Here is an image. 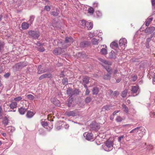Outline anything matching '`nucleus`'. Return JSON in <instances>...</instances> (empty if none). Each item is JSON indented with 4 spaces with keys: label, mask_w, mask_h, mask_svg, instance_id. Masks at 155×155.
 Returning <instances> with one entry per match:
<instances>
[{
    "label": "nucleus",
    "mask_w": 155,
    "mask_h": 155,
    "mask_svg": "<svg viewBox=\"0 0 155 155\" xmlns=\"http://www.w3.org/2000/svg\"><path fill=\"white\" fill-rule=\"evenodd\" d=\"M102 148L104 150L109 151L113 149V142L111 140H107L105 143L103 144Z\"/></svg>",
    "instance_id": "f257e3e1"
},
{
    "label": "nucleus",
    "mask_w": 155,
    "mask_h": 155,
    "mask_svg": "<svg viewBox=\"0 0 155 155\" xmlns=\"http://www.w3.org/2000/svg\"><path fill=\"white\" fill-rule=\"evenodd\" d=\"M26 64L24 62H20L15 64L12 67V69L14 72L19 71L21 69L26 66Z\"/></svg>",
    "instance_id": "f03ea898"
},
{
    "label": "nucleus",
    "mask_w": 155,
    "mask_h": 155,
    "mask_svg": "<svg viewBox=\"0 0 155 155\" xmlns=\"http://www.w3.org/2000/svg\"><path fill=\"white\" fill-rule=\"evenodd\" d=\"M28 33L30 36L34 39L37 38L40 36L38 31H29Z\"/></svg>",
    "instance_id": "7ed1b4c3"
},
{
    "label": "nucleus",
    "mask_w": 155,
    "mask_h": 155,
    "mask_svg": "<svg viewBox=\"0 0 155 155\" xmlns=\"http://www.w3.org/2000/svg\"><path fill=\"white\" fill-rule=\"evenodd\" d=\"M101 62V64L104 68L108 66H110L112 64V62L109 61H107L101 58H98Z\"/></svg>",
    "instance_id": "20e7f679"
},
{
    "label": "nucleus",
    "mask_w": 155,
    "mask_h": 155,
    "mask_svg": "<svg viewBox=\"0 0 155 155\" xmlns=\"http://www.w3.org/2000/svg\"><path fill=\"white\" fill-rule=\"evenodd\" d=\"M100 124L95 122H93L90 125V130H97L100 128Z\"/></svg>",
    "instance_id": "39448f33"
},
{
    "label": "nucleus",
    "mask_w": 155,
    "mask_h": 155,
    "mask_svg": "<svg viewBox=\"0 0 155 155\" xmlns=\"http://www.w3.org/2000/svg\"><path fill=\"white\" fill-rule=\"evenodd\" d=\"M65 114L68 117H74L78 115V113L77 110L66 111L65 113Z\"/></svg>",
    "instance_id": "423d86ee"
},
{
    "label": "nucleus",
    "mask_w": 155,
    "mask_h": 155,
    "mask_svg": "<svg viewBox=\"0 0 155 155\" xmlns=\"http://www.w3.org/2000/svg\"><path fill=\"white\" fill-rule=\"evenodd\" d=\"M134 133H136L138 132V131H140L143 133L142 134L143 135L145 134L146 130L142 126H140L136 127L134 129Z\"/></svg>",
    "instance_id": "0eeeda50"
},
{
    "label": "nucleus",
    "mask_w": 155,
    "mask_h": 155,
    "mask_svg": "<svg viewBox=\"0 0 155 155\" xmlns=\"http://www.w3.org/2000/svg\"><path fill=\"white\" fill-rule=\"evenodd\" d=\"M155 30V28L154 27H148L144 31L145 33L147 35L151 34Z\"/></svg>",
    "instance_id": "6e6552de"
},
{
    "label": "nucleus",
    "mask_w": 155,
    "mask_h": 155,
    "mask_svg": "<svg viewBox=\"0 0 155 155\" xmlns=\"http://www.w3.org/2000/svg\"><path fill=\"white\" fill-rule=\"evenodd\" d=\"M139 87V86L138 85L134 86L132 87V88L131 89V91L132 93H137V92H138V94H136L135 95H133V96H137L138 95V94L140 92Z\"/></svg>",
    "instance_id": "1a4fd4ad"
},
{
    "label": "nucleus",
    "mask_w": 155,
    "mask_h": 155,
    "mask_svg": "<svg viewBox=\"0 0 155 155\" xmlns=\"http://www.w3.org/2000/svg\"><path fill=\"white\" fill-rule=\"evenodd\" d=\"M84 136L85 137L86 139L88 140H93V135L91 133H88L87 134L86 133H84Z\"/></svg>",
    "instance_id": "9d476101"
},
{
    "label": "nucleus",
    "mask_w": 155,
    "mask_h": 155,
    "mask_svg": "<svg viewBox=\"0 0 155 155\" xmlns=\"http://www.w3.org/2000/svg\"><path fill=\"white\" fill-rule=\"evenodd\" d=\"M38 73L39 74L47 71V70L43 66L41 65L38 66Z\"/></svg>",
    "instance_id": "9b49d317"
},
{
    "label": "nucleus",
    "mask_w": 155,
    "mask_h": 155,
    "mask_svg": "<svg viewBox=\"0 0 155 155\" xmlns=\"http://www.w3.org/2000/svg\"><path fill=\"white\" fill-rule=\"evenodd\" d=\"M58 46H61L63 49H65L70 46L68 43L65 42V41L63 43L61 41H59L58 42Z\"/></svg>",
    "instance_id": "f8f14e48"
},
{
    "label": "nucleus",
    "mask_w": 155,
    "mask_h": 155,
    "mask_svg": "<svg viewBox=\"0 0 155 155\" xmlns=\"http://www.w3.org/2000/svg\"><path fill=\"white\" fill-rule=\"evenodd\" d=\"M52 77V75L50 73H46L41 75L39 78V79L40 80L44 78H50Z\"/></svg>",
    "instance_id": "ddd939ff"
},
{
    "label": "nucleus",
    "mask_w": 155,
    "mask_h": 155,
    "mask_svg": "<svg viewBox=\"0 0 155 155\" xmlns=\"http://www.w3.org/2000/svg\"><path fill=\"white\" fill-rule=\"evenodd\" d=\"M62 50L61 48H57L53 51V53L55 55H59L61 53Z\"/></svg>",
    "instance_id": "4468645a"
},
{
    "label": "nucleus",
    "mask_w": 155,
    "mask_h": 155,
    "mask_svg": "<svg viewBox=\"0 0 155 155\" xmlns=\"http://www.w3.org/2000/svg\"><path fill=\"white\" fill-rule=\"evenodd\" d=\"M127 43V41L125 38L120 39L119 41V44L120 46H124V47Z\"/></svg>",
    "instance_id": "2eb2a0df"
},
{
    "label": "nucleus",
    "mask_w": 155,
    "mask_h": 155,
    "mask_svg": "<svg viewBox=\"0 0 155 155\" xmlns=\"http://www.w3.org/2000/svg\"><path fill=\"white\" fill-rule=\"evenodd\" d=\"M65 41L66 43H68L70 45L74 41L73 38L71 37H66L65 38Z\"/></svg>",
    "instance_id": "dca6fc26"
},
{
    "label": "nucleus",
    "mask_w": 155,
    "mask_h": 155,
    "mask_svg": "<svg viewBox=\"0 0 155 155\" xmlns=\"http://www.w3.org/2000/svg\"><path fill=\"white\" fill-rule=\"evenodd\" d=\"M117 54H116L114 52V51H112L109 53V57L110 58L115 59L117 58Z\"/></svg>",
    "instance_id": "f3484780"
},
{
    "label": "nucleus",
    "mask_w": 155,
    "mask_h": 155,
    "mask_svg": "<svg viewBox=\"0 0 155 155\" xmlns=\"http://www.w3.org/2000/svg\"><path fill=\"white\" fill-rule=\"evenodd\" d=\"M21 28L24 30L28 29L29 27V24L26 22H23L21 24Z\"/></svg>",
    "instance_id": "a211bd4d"
},
{
    "label": "nucleus",
    "mask_w": 155,
    "mask_h": 155,
    "mask_svg": "<svg viewBox=\"0 0 155 155\" xmlns=\"http://www.w3.org/2000/svg\"><path fill=\"white\" fill-rule=\"evenodd\" d=\"M93 26V24L92 22H87L85 28H87L88 30H90L92 29Z\"/></svg>",
    "instance_id": "6ab92c4d"
},
{
    "label": "nucleus",
    "mask_w": 155,
    "mask_h": 155,
    "mask_svg": "<svg viewBox=\"0 0 155 155\" xmlns=\"http://www.w3.org/2000/svg\"><path fill=\"white\" fill-rule=\"evenodd\" d=\"M110 47L113 49L116 48L118 47V44L116 41H113L110 44Z\"/></svg>",
    "instance_id": "aec40b11"
},
{
    "label": "nucleus",
    "mask_w": 155,
    "mask_h": 155,
    "mask_svg": "<svg viewBox=\"0 0 155 155\" xmlns=\"http://www.w3.org/2000/svg\"><path fill=\"white\" fill-rule=\"evenodd\" d=\"M26 110V109L22 107H21L18 109V111L19 113L21 115L24 114Z\"/></svg>",
    "instance_id": "412c9836"
},
{
    "label": "nucleus",
    "mask_w": 155,
    "mask_h": 155,
    "mask_svg": "<svg viewBox=\"0 0 155 155\" xmlns=\"http://www.w3.org/2000/svg\"><path fill=\"white\" fill-rule=\"evenodd\" d=\"M92 91L93 94L96 95L98 93L99 91V88L98 87H94L93 88Z\"/></svg>",
    "instance_id": "4be33fe9"
},
{
    "label": "nucleus",
    "mask_w": 155,
    "mask_h": 155,
    "mask_svg": "<svg viewBox=\"0 0 155 155\" xmlns=\"http://www.w3.org/2000/svg\"><path fill=\"white\" fill-rule=\"evenodd\" d=\"M89 42L87 41H83L80 43V46L82 47H85L88 46Z\"/></svg>",
    "instance_id": "5701e85b"
},
{
    "label": "nucleus",
    "mask_w": 155,
    "mask_h": 155,
    "mask_svg": "<svg viewBox=\"0 0 155 155\" xmlns=\"http://www.w3.org/2000/svg\"><path fill=\"white\" fill-rule=\"evenodd\" d=\"M17 104L16 102H13L10 104L9 107L11 109H13L17 107Z\"/></svg>",
    "instance_id": "b1692460"
},
{
    "label": "nucleus",
    "mask_w": 155,
    "mask_h": 155,
    "mask_svg": "<svg viewBox=\"0 0 155 155\" xmlns=\"http://www.w3.org/2000/svg\"><path fill=\"white\" fill-rule=\"evenodd\" d=\"M106 70L108 74H111L112 73V70L110 66H108L104 68Z\"/></svg>",
    "instance_id": "393cba45"
},
{
    "label": "nucleus",
    "mask_w": 155,
    "mask_h": 155,
    "mask_svg": "<svg viewBox=\"0 0 155 155\" xmlns=\"http://www.w3.org/2000/svg\"><path fill=\"white\" fill-rule=\"evenodd\" d=\"M34 115V114L32 112L28 111L26 114V116L27 117L30 118L32 117Z\"/></svg>",
    "instance_id": "a878e982"
},
{
    "label": "nucleus",
    "mask_w": 155,
    "mask_h": 155,
    "mask_svg": "<svg viewBox=\"0 0 155 155\" xmlns=\"http://www.w3.org/2000/svg\"><path fill=\"white\" fill-rule=\"evenodd\" d=\"M67 94L69 95V96H71L74 94L72 90L70 88L68 89L67 90Z\"/></svg>",
    "instance_id": "bb28decb"
},
{
    "label": "nucleus",
    "mask_w": 155,
    "mask_h": 155,
    "mask_svg": "<svg viewBox=\"0 0 155 155\" xmlns=\"http://www.w3.org/2000/svg\"><path fill=\"white\" fill-rule=\"evenodd\" d=\"M89 78L88 77L86 76L83 78V82L84 84H87L89 81Z\"/></svg>",
    "instance_id": "cd10ccee"
},
{
    "label": "nucleus",
    "mask_w": 155,
    "mask_h": 155,
    "mask_svg": "<svg viewBox=\"0 0 155 155\" xmlns=\"http://www.w3.org/2000/svg\"><path fill=\"white\" fill-rule=\"evenodd\" d=\"M99 39L94 38L91 40L92 43L94 45H97L98 44Z\"/></svg>",
    "instance_id": "c85d7f7f"
},
{
    "label": "nucleus",
    "mask_w": 155,
    "mask_h": 155,
    "mask_svg": "<svg viewBox=\"0 0 155 155\" xmlns=\"http://www.w3.org/2000/svg\"><path fill=\"white\" fill-rule=\"evenodd\" d=\"M111 108V107L110 105H106L104 106V107L102 108V110H107L108 111Z\"/></svg>",
    "instance_id": "c756f323"
},
{
    "label": "nucleus",
    "mask_w": 155,
    "mask_h": 155,
    "mask_svg": "<svg viewBox=\"0 0 155 155\" xmlns=\"http://www.w3.org/2000/svg\"><path fill=\"white\" fill-rule=\"evenodd\" d=\"M100 52L101 54L103 55H105L107 53V50L105 48H103L101 49Z\"/></svg>",
    "instance_id": "7c9ffc66"
},
{
    "label": "nucleus",
    "mask_w": 155,
    "mask_h": 155,
    "mask_svg": "<svg viewBox=\"0 0 155 155\" xmlns=\"http://www.w3.org/2000/svg\"><path fill=\"white\" fill-rule=\"evenodd\" d=\"M111 78L110 74H105L103 76V78L105 80H109Z\"/></svg>",
    "instance_id": "2f4dec72"
},
{
    "label": "nucleus",
    "mask_w": 155,
    "mask_h": 155,
    "mask_svg": "<svg viewBox=\"0 0 155 155\" xmlns=\"http://www.w3.org/2000/svg\"><path fill=\"white\" fill-rule=\"evenodd\" d=\"M125 119V117H123L122 118L121 117L119 116H118L116 118V120L117 122H121L123 120Z\"/></svg>",
    "instance_id": "473e14b6"
},
{
    "label": "nucleus",
    "mask_w": 155,
    "mask_h": 155,
    "mask_svg": "<svg viewBox=\"0 0 155 155\" xmlns=\"http://www.w3.org/2000/svg\"><path fill=\"white\" fill-rule=\"evenodd\" d=\"M122 107L124 109V111L126 113H128V109L127 106L124 104L122 105Z\"/></svg>",
    "instance_id": "72a5a7b5"
},
{
    "label": "nucleus",
    "mask_w": 155,
    "mask_h": 155,
    "mask_svg": "<svg viewBox=\"0 0 155 155\" xmlns=\"http://www.w3.org/2000/svg\"><path fill=\"white\" fill-rule=\"evenodd\" d=\"M53 104L57 106H59L60 104V102L59 101L56 99H54V101H52Z\"/></svg>",
    "instance_id": "f704fd0d"
},
{
    "label": "nucleus",
    "mask_w": 155,
    "mask_h": 155,
    "mask_svg": "<svg viewBox=\"0 0 155 155\" xmlns=\"http://www.w3.org/2000/svg\"><path fill=\"white\" fill-rule=\"evenodd\" d=\"M41 124L44 127L48 129V128L47 127V126H48V124L47 122L42 121L41 122Z\"/></svg>",
    "instance_id": "c9c22d12"
},
{
    "label": "nucleus",
    "mask_w": 155,
    "mask_h": 155,
    "mask_svg": "<svg viewBox=\"0 0 155 155\" xmlns=\"http://www.w3.org/2000/svg\"><path fill=\"white\" fill-rule=\"evenodd\" d=\"M58 9H56V12H51V14L54 16H58L59 13L58 12Z\"/></svg>",
    "instance_id": "e433bc0d"
},
{
    "label": "nucleus",
    "mask_w": 155,
    "mask_h": 155,
    "mask_svg": "<svg viewBox=\"0 0 155 155\" xmlns=\"http://www.w3.org/2000/svg\"><path fill=\"white\" fill-rule=\"evenodd\" d=\"M8 130L9 132H13L15 130L14 128L12 126L8 127Z\"/></svg>",
    "instance_id": "4c0bfd02"
},
{
    "label": "nucleus",
    "mask_w": 155,
    "mask_h": 155,
    "mask_svg": "<svg viewBox=\"0 0 155 155\" xmlns=\"http://www.w3.org/2000/svg\"><path fill=\"white\" fill-rule=\"evenodd\" d=\"M62 83L64 85H67L68 84V80L67 78H64L62 80Z\"/></svg>",
    "instance_id": "58836bf2"
},
{
    "label": "nucleus",
    "mask_w": 155,
    "mask_h": 155,
    "mask_svg": "<svg viewBox=\"0 0 155 155\" xmlns=\"http://www.w3.org/2000/svg\"><path fill=\"white\" fill-rule=\"evenodd\" d=\"M127 90H125L123 91L121 94V96L123 97H125L127 94Z\"/></svg>",
    "instance_id": "ea45409f"
},
{
    "label": "nucleus",
    "mask_w": 155,
    "mask_h": 155,
    "mask_svg": "<svg viewBox=\"0 0 155 155\" xmlns=\"http://www.w3.org/2000/svg\"><path fill=\"white\" fill-rule=\"evenodd\" d=\"M152 20V18H150L148 19V20L146 22V25L147 26H148L149 25L150 22Z\"/></svg>",
    "instance_id": "a19ab883"
},
{
    "label": "nucleus",
    "mask_w": 155,
    "mask_h": 155,
    "mask_svg": "<svg viewBox=\"0 0 155 155\" xmlns=\"http://www.w3.org/2000/svg\"><path fill=\"white\" fill-rule=\"evenodd\" d=\"M3 123L5 125H6L8 124V120L6 117L5 118L3 121Z\"/></svg>",
    "instance_id": "79ce46f5"
},
{
    "label": "nucleus",
    "mask_w": 155,
    "mask_h": 155,
    "mask_svg": "<svg viewBox=\"0 0 155 155\" xmlns=\"http://www.w3.org/2000/svg\"><path fill=\"white\" fill-rule=\"evenodd\" d=\"M22 99V98L21 96H18L14 99V100L18 102L21 100Z\"/></svg>",
    "instance_id": "37998d69"
},
{
    "label": "nucleus",
    "mask_w": 155,
    "mask_h": 155,
    "mask_svg": "<svg viewBox=\"0 0 155 155\" xmlns=\"http://www.w3.org/2000/svg\"><path fill=\"white\" fill-rule=\"evenodd\" d=\"M35 18V17L34 16H31L30 17V19L29 21L30 22V24H32L33 21H34Z\"/></svg>",
    "instance_id": "c03bdc74"
},
{
    "label": "nucleus",
    "mask_w": 155,
    "mask_h": 155,
    "mask_svg": "<svg viewBox=\"0 0 155 155\" xmlns=\"http://www.w3.org/2000/svg\"><path fill=\"white\" fill-rule=\"evenodd\" d=\"M91 99L90 97H87L85 99V101L86 103H88L90 102L91 101Z\"/></svg>",
    "instance_id": "a18cd8bd"
},
{
    "label": "nucleus",
    "mask_w": 155,
    "mask_h": 155,
    "mask_svg": "<svg viewBox=\"0 0 155 155\" xmlns=\"http://www.w3.org/2000/svg\"><path fill=\"white\" fill-rule=\"evenodd\" d=\"M27 97L29 99L33 100L35 99V97L31 94H28L27 95Z\"/></svg>",
    "instance_id": "49530a36"
},
{
    "label": "nucleus",
    "mask_w": 155,
    "mask_h": 155,
    "mask_svg": "<svg viewBox=\"0 0 155 155\" xmlns=\"http://www.w3.org/2000/svg\"><path fill=\"white\" fill-rule=\"evenodd\" d=\"M87 22H86L85 20H83L81 21L82 25L84 27V28H85V26L87 24Z\"/></svg>",
    "instance_id": "de8ad7c7"
},
{
    "label": "nucleus",
    "mask_w": 155,
    "mask_h": 155,
    "mask_svg": "<svg viewBox=\"0 0 155 155\" xmlns=\"http://www.w3.org/2000/svg\"><path fill=\"white\" fill-rule=\"evenodd\" d=\"M94 12V9L92 8L91 7L88 9V12L89 13L92 14Z\"/></svg>",
    "instance_id": "09e8293b"
},
{
    "label": "nucleus",
    "mask_w": 155,
    "mask_h": 155,
    "mask_svg": "<svg viewBox=\"0 0 155 155\" xmlns=\"http://www.w3.org/2000/svg\"><path fill=\"white\" fill-rule=\"evenodd\" d=\"M137 79V75H134L131 78V80L133 81H135Z\"/></svg>",
    "instance_id": "8fccbe9b"
},
{
    "label": "nucleus",
    "mask_w": 155,
    "mask_h": 155,
    "mask_svg": "<svg viewBox=\"0 0 155 155\" xmlns=\"http://www.w3.org/2000/svg\"><path fill=\"white\" fill-rule=\"evenodd\" d=\"M50 7L48 5H46L44 9L47 11H49L50 10Z\"/></svg>",
    "instance_id": "3c124183"
},
{
    "label": "nucleus",
    "mask_w": 155,
    "mask_h": 155,
    "mask_svg": "<svg viewBox=\"0 0 155 155\" xmlns=\"http://www.w3.org/2000/svg\"><path fill=\"white\" fill-rule=\"evenodd\" d=\"M124 137V135H122L118 137V141L119 142H120L122 139H123Z\"/></svg>",
    "instance_id": "603ef678"
},
{
    "label": "nucleus",
    "mask_w": 155,
    "mask_h": 155,
    "mask_svg": "<svg viewBox=\"0 0 155 155\" xmlns=\"http://www.w3.org/2000/svg\"><path fill=\"white\" fill-rule=\"evenodd\" d=\"M110 91L112 93H113V94L115 96H116L119 94V93L117 91H114V92L111 90H110Z\"/></svg>",
    "instance_id": "864d4df0"
},
{
    "label": "nucleus",
    "mask_w": 155,
    "mask_h": 155,
    "mask_svg": "<svg viewBox=\"0 0 155 155\" xmlns=\"http://www.w3.org/2000/svg\"><path fill=\"white\" fill-rule=\"evenodd\" d=\"M56 23H57V25L56 24H53V27H55L56 28L59 27V24L58 23V21H57L56 22Z\"/></svg>",
    "instance_id": "5fc2aeb1"
},
{
    "label": "nucleus",
    "mask_w": 155,
    "mask_h": 155,
    "mask_svg": "<svg viewBox=\"0 0 155 155\" xmlns=\"http://www.w3.org/2000/svg\"><path fill=\"white\" fill-rule=\"evenodd\" d=\"M4 45V44L3 42H0V51H1Z\"/></svg>",
    "instance_id": "6e6d98bb"
},
{
    "label": "nucleus",
    "mask_w": 155,
    "mask_h": 155,
    "mask_svg": "<svg viewBox=\"0 0 155 155\" xmlns=\"http://www.w3.org/2000/svg\"><path fill=\"white\" fill-rule=\"evenodd\" d=\"M10 75V73L8 72L7 73L5 74L4 75V77L6 78H7Z\"/></svg>",
    "instance_id": "4d7b16f0"
},
{
    "label": "nucleus",
    "mask_w": 155,
    "mask_h": 155,
    "mask_svg": "<svg viewBox=\"0 0 155 155\" xmlns=\"http://www.w3.org/2000/svg\"><path fill=\"white\" fill-rule=\"evenodd\" d=\"M38 51L40 52H43L45 51V49L43 47H41L39 49Z\"/></svg>",
    "instance_id": "13d9d810"
},
{
    "label": "nucleus",
    "mask_w": 155,
    "mask_h": 155,
    "mask_svg": "<svg viewBox=\"0 0 155 155\" xmlns=\"http://www.w3.org/2000/svg\"><path fill=\"white\" fill-rule=\"evenodd\" d=\"M79 91L78 90L76 89L74 91V94H79Z\"/></svg>",
    "instance_id": "bf43d9fd"
},
{
    "label": "nucleus",
    "mask_w": 155,
    "mask_h": 155,
    "mask_svg": "<svg viewBox=\"0 0 155 155\" xmlns=\"http://www.w3.org/2000/svg\"><path fill=\"white\" fill-rule=\"evenodd\" d=\"M90 93V91L88 89V88H87L86 90V92H85V95H88Z\"/></svg>",
    "instance_id": "052dcab7"
},
{
    "label": "nucleus",
    "mask_w": 155,
    "mask_h": 155,
    "mask_svg": "<svg viewBox=\"0 0 155 155\" xmlns=\"http://www.w3.org/2000/svg\"><path fill=\"white\" fill-rule=\"evenodd\" d=\"M151 39L149 37L147 38L146 40V43H149V42H150V41H151Z\"/></svg>",
    "instance_id": "680f3d73"
},
{
    "label": "nucleus",
    "mask_w": 155,
    "mask_h": 155,
    "mask_svg": "<svg viewBox=\"0 0 155 155\" xmlns=\"http://www.w3.org/2000/svg\"><path fill=\"white\" fill-rule=\"evenodd\" d=\"M2 109L1 106H0V116L2 115Z\"/></svg>",
    "instance_id": "e2e57ef3"
},
{
    "label": "nucleus",
    "mask_w": 155,
    "mask_h": 155,
    "mask_svg": "<svg viewBox=\"0 0 155 155\" xmlns=\"http://www.w3.org/2000/svg\"><path fill=\"white\" fill-rule=\"evenodd\" d=\"M131 126H132V124H127L123 125V127H126V126L130 127Z\"/></svg>",
    "instance_id": "0e129e2a"
},
{
    "label": "nucleus",
    "mask_w": 155,
    "mask_h": 155,
    "mask_svg": "<svg viewBox=\"0 0 155 155\" xmlns=\"http://www.w3.org/2000/svg\"><path fill=\"white\" fill-rule=\"evenodd\" d=\"M152 4L153 6L155 5V0H151Z\"/></svg>",
    "instance_id": "69168bd1"
},
{
    "label": "nucleus",
    "mask_w": 155,
    "mask_h": 155,
    "mask_svg": "<svg viewBox=\"0 0 155 155\" xmlns=\"http://www.w3.org/2000/svg\"><path fill=\"white\" fill-rule=\"evenodd\" d=\"M120 111V110H117L114 111L113 114V116L115 115L116 114L118 113Z\"/></svg>",
    "instance_id": "338daca9"
},
{
    "label": "nucleus",
    "mask_w": 155,
    "mask_h": 155,
    "mask_svg": "<svg viewBox=\"0 0 155 155\" xmlns=\"http://www.w3.org/2000/svg\"><path fill=\"white\" fill-rule=\"evenodd\" d=\"M153 84H155V74H154L153 76Z\"/></svg>",
    "instance_id": "774afa93"
}]
</instances>
